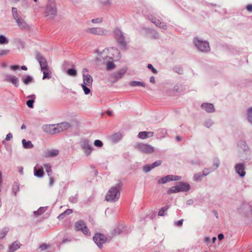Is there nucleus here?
<instances>
[{
  "instance_id": "ea45409f",
  "label": "nucleus",
  "mask_w": 252,
  "mask_h": 252,
  "mask_svg": "<svg viewBox=\"0 0 252 252\" xmlns=\"http://www.w3.org/2000/svg\"><path fill=\"white\" fill-rule=\"evenodd\" d=\"M32 78L30 76H27L24 79V82L25 84H27L29 83L32 82Z\"/></svg>"
},
{
  "instance_id": "0e129e2a",
  "label": "nucleus",
  "mask_w": 252,
  "mask_h": 252,
  "mask_svg": "<svg viewBox=\"0 0 252 252\" xmlns=\"http://www.w3.org/2000/svg\"><path fill=\"white\" fill-rule=\"evenodd\" d=\"M205 240L206 242H208L209 241V238H205Z\"/></svg>"
},
{
  "instance_id": "3c124183",
  "label": "nucleus",
  "mask_w": 252,
  "mask_h": 252,
  "mask_svg": "<svg viewBox=\"0 0 252 252\" xmlns=\"http://www.w3.org/2000/svg\"><path fill=\"white\" fill-rule=\"evenodd\" d=\"M92 21L94 23H96L101 22V20L100 19H93Z\"/></svg>"
},
{
  "instance_id": "c85d7f7f",
  "label": "nucleus",
  "mask_w": 252,
  "mask_h": 252,
  "mask_svg": "<svg viewBox=\"0 0 252 252\" xmlns=\"http://www.w3.org/2000/svg\"><path fill=\"white\" fill-rule=\"evenodd\" d=\"M15 20H16V22L19 26H20V27L24 26L25 23L24 20L21 17H20L19 16V17H18V18H16V19H15Z\"/></svg>"
},
{
  "instance_id": "aec40b11",
  "label": "nucleus",
  "mask_w": 252,
  "mask_h": 252,
  "mask_svg": "<svg viewBox=\"0 0 252 252\" xmlns=\"http://www.w3.org/2000/svg\"><path fill=\"white\" fill-rule=\"evenodd\" d=\"M43 73L44 74L43 79H46V78H50L51 77V72L49 70V68L42 70Z\"/></svg>"
},
{
  "instance_id": "7c9ffc66",
  "label": "nucleus",
  "mask_w": 252,
  "mask_h": 252,
  "mask_svg": "<svg viewBox=\"0 0 252 252\" xmlns=\"http://www.w3.org/2000/svg\"><path fill=\"white\" fill-rule=\"evenodd\" d=\"M167 182H167L166 176L161 178L158 181V183L159 184H165Z\"/></svg>"
},
{
  "instance_id": "a19ab883",
  "label": "nucleus",
  "mask_w": 252,
  "mask_h": 252,
  "mask_svg": "<svg viewBox=\"0 0 252 252\" xmlns=\"http://www.w3.org/2000/svg\"><path fill=\"white\" fill-rule=\"evenodd\" d=\"M147 67L149 69L151 70L153 73L156 74L157 73V71L155 68L153 67L151 64H148Z\"/></svg>"
},
{
  "instance_id": "f257e3e1",
  "label": "nucleus",
  "mask_w": 252,
  "mask_h": 252,
  "mask_svg": "<svg viewBox=\"0 0 252 252\" xmlns=\"http://www.w3.org/2000/svg\"><path fill=\"white\" fill-rule=\"evenodd\" d=\"M120 196V189L116 187L110 188L107 193L105 199L107 201L115 202L117 201Z\"/></svg>"
},
{
  "instance_id": "20e7f679",
  "label": "nucleus",
  "mask_w": 252,
  "mask_h": 252,
  "mask_svg": "<svg viewBox=\"0 0 252 252\" xmlns=\"http://www.w3.org/2000/svg\"><path fill=\"white\" fill-rule=\"evenodd\" d=\"M74 227L76 231H81L82 233L87 235H90L91 232L83 220H80L75 223Z\"/></svg>"
},
{
  "instance_id": "2eb2a0df",
  "label": "nucleus",
  "mask_w": 252,
  "mask_h": 252,
  "mask_svg": "<svg viewBox=\"0 0 252 252\" xmlns=\"http://www.w3.org/2000/svg\"><path fill=\"white\" fill-rule=\"evenodd\" d=\"M20 247V244L18 242H14L12 245H11L9 247V252H13L15 251L16 250L19 249Z\"/></svg>"
},
{
  "instance_id": "f8f14e48",
  "label": "nucleus",
  "mask_w": 252,
  "mask_h": 252,
  "mask_svg": "<svg viewBox=\"0 0 252 252\" xmlns=\"http://www.w3.org/2000/svg\"><path fill=\"white\" fill-rule=\"evenodd\" d=\"M93 79L89 74H84L83 75V84L90 87L92 85Z\"/></svg>"
},
{
  "instance_id": "6ab92c4d",
  "label": "nucleus",
  "mask_w": 252,
  "mask_h": 252,
  "mask_svg": "<svg viewBox=\"0 0 252 252\" xmlns=\"http://www.w3.org/2000/svg\"><path fill=\"white\" fill-rule=\"evenodd\" d=\"M157 26L162 28L165 29L166 26L164 24L158 19H155L154 21H152Z\"/></svg>"
},
{
  "instance_id": "c03bdc74",
  "label": "nucleus",
  "mask_w": 252,
  "mask_h": 252,
  "mask_svg": "<svg viewBox=\"0 0 252 252\" xmlns=\"http://www.w3.org/2000/svg\"><path fill=\"white\" fill-rule=\"evenodd\" d=\"M122 137V136L120 134H115L114 135V139L115 140H119L121 139Z\"/></svg>"
},
{
  "instance_id": "0eeeda50",
  "label": "nucleus",
  "mask_w": 252,
  "mask_h": 252,
  "mask_svg": "<svg viewBox=\"0 0 252 252\" xmlns=\"http://www.w3.org/2000/svg\"><path fill=\"white\" fill-rule=\"evenodd\" d=\"M154 135L153 131H141L138 134V137L140 139H145L152 137Z\"/></svg>"
},
{
  "instance_id": "f704fd0d",
  "label": "nucleus",
  "mask_w": 252,
  "mask_h": 252,
  "mask_svg": "<svg viewBox=\"0 0 252 252\" xmlns=\"http://www.w3.org/2000/svg\"><path fill=\"white\" fill-rule=\"evenodd\" d=\"M87 85L82 84V87L86 94H88L90 92V90L87 87Z\"/></svg>"
},
{
  "instance_id": "b1692460",
  "label": "nucleus",
  "mask_w": 252,
  "mask_h": 252,
  "mask_svg": "<svg viewBox=\"0 0 252 252\" xmlns=\"http://www.w3.org/2000/svg\"><path fill=\"white\" fill-rule=\"evenodd\" d=\"M53 7L52 8H48L47 9V12L48 13V15H50V14H52V15H55L56 13V6L54 4H53Z\"/></svg>"
},
{
  "instance_id": "79ce46f5",
  "label": "nucleus",
  "mask_w": 252,
  "mask_h": 252,
  "mask_svg": "<svg viewBox=\"0 0 252 252\" xmlns=\"http://www.w3.org/2000/svg\"><path fill=\"white\" fill-rule=\"evenodd\" d=\"M7 231L6 230H2L0 232V239H3L5 237L7 234Z\"/></svg>"
},
{
  "instance_id": "39448f33",
  "label": "nucleus",
  "mask_w": 252,
  "mask_h": 252,
  "mask_svg": "<svg viewBox=\"0 0 252 252\" xmlns=\"http://www.w3.org/2000/svg\"><path fill=\"white\" fill-rule=\"evenodd\" d=\"M196 47L202 52H207L209 50L210 47L207 42L196 39L194 40Z\"/></svg>"
},
{
  "instance_id": "2f4dec72",
  "label": "nucleus",
  "mask_w": 252,
  "mask_h": 252,
  "mask_svg": "<svg viewBox=\"0 0 252 252\" xmlns=\"http://www.w3.org/2000/svg\"><path fill=\"white\" fill-rule=\"evenodd\" d=\"M153 168L152 164L146 165L143 167V170L145 172H149Z\"/></svg>"
},
{
  "instance_id": "338daca9",
  "label": "nucleus",
  "mask_w": 252,
  "mask_h": 252,
  "mask_svg": "<svg viewBox=\"0 0 252 252\" xmlns=\"http://www.w3.org/2000/svg\"><path fill=\"white\" fill-rule=\"evenodd\" d=\"M92 151V149L91 148H89V153H90Z\"/></svg>"
},
{
  "instance_id": "a18cd8bd",
  "label": "nucleus",
  "mask_w": 252,
  "mask_h": 252,
  "mask_svg": "<svg viewBox=\"0 0 252 252\" xmlns=\"http://www.w3.org/2000/svg\"><path fill=\"white\" fill-rule=\"evenodd\" d=\"M69 200L72 203H75L77 202V198L75 196H72L69 198Z\"/></svg>"
},
{
  "instance_id": "393cba45",
  "label": "nucleus",
  "mask_w": 252,
  "mask_h": 252,
  "mask_svg": "<svg viewBox=\"0 0 252 252\" xmlns=\"http://www.w3.org/2000/svg\"><path fill=\"white\" fill-rule=\"evenodd\" d=\"M247 118L249 121L252 124V107H250L248 109Z\"/></svg>"
},
{
  "instance_id": "13d9d810",
  "label": "nucleus",
  "mask_w": 252,
  "mask_h": 252,
  "mask_svg": "<svg viewBox=\"0 0 252 252\" xmlns=\"http://www.w3.org/2000/svg\"><path fill=\"white\" fill-rule=\"evenodd\" d=\"M21 69L24 70H27V67L25 66V65H23L21 66Z\"/></svg>"
},
{
  "instance_id": "e2e57ef3",
  "label": "nucleus",
  "mask_w": 252,
  "mask_h": 252,
  "mask_svg": "<svg viewBox=\"0 0 252 252\" xmlns=\"http://www.w3.org/2000/svg\"><path fill=\"white\" fill-rule=\"evenodd\" d=\"M151 81L154 82V78L152 77L151 78Z\"/></svg>"
},
{
  "instance_id": "f3484780",
  "label": "nucleus",
  "mask_w": 252,
  "mask_h": 252,
  "mask_svg": "<svg viewBox=\"0 0 252 252\" xmlns=\"http://www.w3.org/2000/svg\"><path fill=\"white\" fill-rule=\"evenodd\" d=\"M166 177L168 182L172 181H178L181 179L180 176L173 175H167L166 176Z\"/></svg>"
},
{
  "instance_id": "680f3d73",
  "label": "nucleus",
  "mask_w": 252,
  "mask_h": 252,
  "mask_svg": "<svg viewBox=\"0 0 252 252\" xmlns=\"http://www.w3.org/2000/svg\"><path fill=\"white\" fill-rule=\"evenodd\" d=\"M212 240H213V243H214L216 240V237H213Z\"/></svg>"
},
{
  "instance_id": "5fc2aeb1",
  "label": "nucleus",
  "mask_w": 252,
  "mask_h": 252,
  "mask_svg": "<svg viewBox=\"0 0 252 252\" xmlns=\"http://www.w3.org/2000/svg\"><path fill=\"white\" fill-rule=\"evenodd\" d=\"M224 238V236L222 234H219L218 235V239H219V240H221L223 239Z\"/></svg>"
},
{
  "instance_id": "473e14b6",
  "label": "nucleus",
  "mask_w": 252,
  "mask_h": 252,
  "mask_svg": "<svg viewBox=\"0 0 252 252\" xmlns=\"http://www.w3.org/2000/svg\"><path fill=\"white\" fill-rule=\"evenodd\" d=\"M7 42H8V41L5 36H4L3 35H0V44H5V43H7Z\"/></svg>"
},
{
  "instance_id": "6e6d98bb",
  "label": "nucleus",
  "mask_w": 252,
  "mask_h": 252,
  "mask_svg": "<svg viewBox=\"0 0 252 252\" xmlns=\"http://www.w3.org/2000/svg\"><path fill=\"white\" fill-rule=\"evenodd\" d=\"M106 114L109 116H112V113L111 111L108 110L107 111H106Z\"/></svg>"
},
{
  "instance_id": "1a4fd4ad",
  "label": "nucleus",
  "mask_w": 252,
  "mask_h": 252,
  "mask_svg": "<svg viewBox=\"0 0 252 252\" xmlns=\"http://www.w3.org/2000/svg\"><path fill=\"white\" fill-rule=\"evenodd\" d=\"M236 172L241 176L244 177L245 175L246 172L244 171L245 167L243 163H238L235 167Z\"/></svg>"
},
{
  "instance_id": "72a5a7b5",
  "label": "nucleus",
  "mask_w": 252,
  "mask_h": 252,
  "mask_svg": "<svg viewBox=\"0 0 252 252\" xmlns=\"http://www.w3.org/2000/svg\"><path fill=\"white\" fill-rule=\"evenodd\" d=\"M45 170L47 173L49 175V173L52 172L51 166L48 164H45L44 165Z\"/></svg>"
},
{
  "instance_id": "052dcab7",
  "label": "nucleus",
  "mask_w": 252,
  "mask_h": 252,
  "mask_svg": "<svg viewBox=\"0 0 252 252\" xmlns=\"http://www.w3.org/2000/svg\"><path fill=\"white\" fill-rule=\"evenodd\" d=\"M2 181V174L1 172L0 171V184L1 183Z\"/></svg>"
},
{
  "instance_id": "4d7b16f0",
  "label": "nucleus",
  "mask_w": 252,
  "mask_h": 252,
  "mask_svg": "<svg viewBox=\"0 0 252 252\" xmlns=\"http://www.w3.org/2000/svg\"><path fill=\"white\" fill-rule=\"evenodd\" d=\"M176 139L178 141H180L182 140V138L179 136H177Z\"/></svg>"
},
{
  "instance_id": "603ef678",
  "label": "nucleus",
  "mask_w": 252,
  "mask_h": 252,
  "mask_svg": "<svg viewBox=\"0 0 252 252\" xmlns=\"http://www.w3.org/2000/svg\"><path fill=\"white\" fill-rule=\"evenodd\" d=\"M19 66L18 65H12L11 66V69L13 70H17V69H19Z\"/></svg>"
},
{
  "instance_id": "dca6fc26",
  "label": "nucleus",
  "mask_w": 252,
  "mask_h": 252,
  "mask_svg": "<svg viewBox=\"0 0 252 252\" xmlns=\"http://www.w3.org/2000/svg\"><path fill=\"white\" fill-rule=\"evenodd\" d=\"M23 147L26 149H31L33 147L31 141H27L25 139L22 140Z\"/></svg>"
},
{
  "instance_id": "bf43d9fd",
  "label": "nucleus",
  "mask_w": 252,
  "mask_h": 252,
  "mask_svg": "<svg viewBox=\"0 0 252 252\" xmlns=\"http://www.w3.org/2000/svg\"><path fill=\"white\" fill-rule=\"evenodd\" d=\"M22 129H26V126L25 124H23L21 126Z\"/></svg>"
},
{
  "instance_id": "f03ea898",
  "label": "nucleus",
  "mask_w": 252,
  "mask_h": 252,
  "mask_svg": "<svg viewBox=\"0 0 252 252\" xmlns=\"http://www.w3.org/2000/svg\"><path fill=\"white\" fill-rule=\"evenodd\" d=\"M69 127V125L66 123H62L57 125H50L46 127V130L50 134L59 133L62 131L66 129Z\"/></svg>"
},
{
  "instance_id": "c9c22d12",
  "label": "nucleus",
  "mask_w": 252,
  "mask_h": 252,
  "mask_svg": "<svg viewBox=\"0 0 252 252\" xmlns=\"http://www.w3.org/2000/svg\"><path fill=\"white\" fill-rule=\"evenodd\" d=\"M161 163H162V161L160 160L156 161L153 164H152L153 168H154L156 167H158V166L160 165Z\"/></svg>"
},
{
  "instance_id": "8fccbe9b",
  "label": "nucleus",
  "mask_w": 252,
  "mask_h": 252,
  "mask_svg": "<svg viewBox=\"0 0 252 252\" xmlns=\"http://www.w3.org/2000/svg\"><path fill=\"white\" fill-rule=\"evenodd\" d=\"M183 220H181L177 221L176 222V225L179 226H181L183 224Z\"/></svg>"
},
{
  "instance_id": "9b49d317",
  "label": "nucleus",
  "mask_w": 252,
  "mask_h": 252,
  "mask_svg": "<svg viewBox=\"0 0 252 252\" xmlns=\"http://www.w3.org/2000/svg\"><path fill=\"white\" fill-rule=\"evenodd\" d=\"M41 68V70L48 69V66L46 60L42 57H39L37 59Z\"/></svg>"
},
{
  "instance_id": "58836bf2",
  "label": "nucleus",
  "mask_w": 252,
  "mask_h": 252,
  "mask_svg": "<svg viewBox=\"0 0 252 252\" xmlns=\"http://www.w3.org/2000/svg\"><path fill=\"white\" fill-rule=\"evenodd\" d=\"M12 10L14 18L15 19H16V18H18V17H19V15L17 11V9L16 8L13 7Z\"/></svg>"
},
{
  "instance_id": "a878e982",
  "label": "nucleus",
  "mask_w": 252,
  "mask_h": 252,
  "mask_svg": "<svg viewBox=\"0 0 252 252\" xmlns=\"http://www.w3.org/2000/svg\"><path fill=\"white\" fill-rule=\"evenodd\" d=\"M206 174L204 173H197L195 174L194 176V180L196 181H200L203 177L205 176Z\"/></svg>"
},
{
  "instance_id": "69168bd1",
  "label": "nucleus",
  "mask_w": 252,
  "mask_h": 252,
  "mask_svg": "<svg viewBox=\"0 0 252 252\" xmlns=\"http://www.w3.org/2000/svg\"><path fill=\"white\" fill-rule=\"evenodd\" d=\"M88 70L87 69H85L84 70V72H88Z\"/></svg>"
},
{
  "instance_id": "774afa93",
  "label": "nucleus",
  "mask_w": 252,
  "mask_h": 252,
  "mask_svg": "<svg viewBox=\"0 0 252 252\" xmlns=\"http://www.w3.org/2000/svg\"><path fill=\"white\" fill-rule=\"evenodd\" d=\"M34 0V1H35V2L37 1V0Z\"/></svg>"
},
{
  "instance_id": "4be33fe9",
  "label": "nucleus",
  "mask_w": 252,
  "mask_h": 252,
  "mask_svg": "<svg viewBox=\"0 0 252 252\" xmlns=\"http://www.w3.org/2000/svg\"><path fill=\"white\" fill-rule=\"evenodd\" d=\"M130 85L132 87L136 86H141L145 87V85L143 83L139 81H132L130 83Z\"/></svg>"
},
{
  "instance_id": "5701e85b",
  "label": "nucleus",
  "mask_w": 252,
  "mask_h": 252,
  "mask_svg": "<svg viewBox=\"0 0 252 252\" xmlns=\"http://www.w3.org/2000/svg\"><path fill=\"white\" fill-rule=\"evenodd\" d=\"M7 81L11 82L12 84H14L15 85H16L18 83V78L14 76H10L9 78H7Z\"/></svg>"
},
{
  "instance_id": "423d86ee",
  "label": "nucleus",
  "mask_w": 252,
  "mask_h": 252,
  "mask_svg": "<svg viewBox=\"0 0 252 252\" xmlns=\"http://www.w3.org/2000/svg\"><path fill=\"white\" fill-rule=\"evenodd\" d=\"M94 242L100 247L106 242V237L101 233H96L93 237Z\"/></svg>"
},
{
  "instance_id": "e433bc0d",
  "label": "nucleus",
  "mask_w": 252,
  "mask_h": 252,
  "mask_svg": "<svg viewBox=\"0 0 252 252\" xmlns=\"http://www.w3.org/2000/svg\"><path fill=\"white\" fill-rule=\"evenodd\" d=\"M94 145L98 147H101L103 145L102 142L99 140H96L94 142Z\"/></svg>"
},
{
  "instance_id": "9d476101",
  "label": "nucleus",
  "mask_w": 252,
  "mask_h": 252,
  "mask_svg": "<svg viewBox=\"0 0 252 252\" xmlns=\"http://www.w3.org/2000/svg\"><path fill=\"white\" fill-rule=\"evenodd\" d=\"M179 192L187 191L190 189V186L187 183L181 182L177 185Z\"/></svg>"
},
{
  "instance_id": "4c0bfd02",
  "label": "nucleus",
  "mask_w": 252,
  "mask_h": 252,
  "mask_svg": "<svg viewBox=\"0 0 252 252\" xmlns=\"http://www.w3.org/2000/svg\"><path fill=\"white\" fill-rule=\"evenodd\" d=\"M34 102L33 99H30L27 101V105L30 108H33V104Z\"/></svg>"
},
{
  "instance_id": "49530a36",
  "label": "nucleus",
  "mask_w": 252,
  "mask_h": 252,
  "mask_svg": "<svg viewBox=\"0 0 252 252\" xmlns=\"http://www.w3.org/2000/svg\"><path fill=\"white\" fill-rule=\"evenodd\" d=\"M12 138V135L11 133H8L7 134L5 140L6 141L10 140Z\"/></svg>"
},
{
  "instance_id": "de8ad7c7",
  "label": "nucleus",
  "mask_w": 252,
  "mask_h": 252,
  "mask_svg": "<svg viewBox=\"0 0 252 252\" xmlns=\"http://www.w3.org/2000/svg\"><path fill=\"white\" fill-rule=\"evenodd\" d=\"M66 216H65V215L63 213H62L61 214H60L58 217V218L59 220H62L64 218V217H65Z\"/></svg>"
},
{
  "instance_id": "cd10ccee",
  "label": "nucleus",
  "mask_w": 252,
  "mask_h": 252,
  "mask_svg": "<svg viewBox=\"0 0 252 252\" xmlns=\"http://www.w3.org/2000/svg\"><path fill=\"white\" fill-rule=\"evenodd\" d=\"M67 73L70 76H75L77 74V72L75 69L70 68L67 70Z\"/></svg>"
},
{
  "instance_id": "4468645a",
  "label": "nucleus",
  "mask_w": 252,
  "mask_h": 252,
  "mask_svg": "<svg viewBox=\"0 0 252 252\" xmlns=\"http://www.w3.org/2000/svg\"><path fill=\"white\" fill-rule=\"evenodd\" d=\"M59 151L57 150H51L48 151L45 153V158H51L57 156L59 154Z\"/></svg>"
},
{
  "instance_id": "864d4df0",
  "label": "nucleus",
  "mask_w": 252,
  "mask_h": 252,
  "mask_svg": "<svg viewBox=\"0 0 252 252\" xmlns=\"http://www.w3.org/2000/svg\"><path fill=\"white\" fill-rule=\"evenodd\" d=\"M50 185L52 186L54 183V179L53 177H50Z\"/></svg>"
},
{
  "instance_id": "37998d69",
  "label": "nucleus",
  "mask_w": 252,
  "mask_h": 252,
  "mask_svg": "<svg viewBox=\"0 0 252 252\" xmlns=\"http://www.w3.org/2000/svg\"><path fill=\"white\" fill-rule=\"evenodd\" d=\"M73 212V210L72 209H66L64 212V214L65 215V216H66L67 215H69V214H72Z\"/></svg>"
},
{
  "instance_id": "c756f323",
  "label": "nucleus",
  "mask_w": 252,
  "mask_h": 252,
  "mask_svg": "<svg viewBox=\"0 0 252 252\" xmlns=\"http://www.w3.org/2000/svg\"><path fill=\"white\" fill-rule=\"evenodd\" d=\"M49 247V245L46 243H44L41 244L39 246V249L41 251H42L47 250Z\"/></svg>"
},
{
  "instance_id": "412c9836",
  "label": "nucleus",
  "mask_w": 252,
  "mask_h": 252,
  "mask_svg": "<svg viewBox=\"0 0 252 252\" xmlns=\"http://www.w3.org/2000/svg\"><path fill=\"white\" fill-rule=\"evenodd\" d=\"M169 207L168 206H165L161 208L158 213V216H163L165 215V212L168 209Z\"/></svg>"
},
{
  "instance_id": "7ed1b4c3",
  "label": "nucleus",
  "mask_w": 252,
  "mask_h": 252,
  "mask_svg": "<svg viewBox=\"0 0 252 252\" xmlns=\"http://www.w3.org/2000/svg\"><path fill=\"white\" fill-rule=\"evenodd\" d=\"M135 147L140 152L146 154H153L155 151L154 147L147 143H138L135 145Z\"/></svg>"
},
{
  "instance_id": "a211bd4d",
  "label": "nucleus",
  "mask_w": 252,
  "mask_h": 252,
  "mask_svg": "<svg viewBox=\"0 0 252 252\" xmlns=\"http://www.w3.org/2000/svg\"><path fill=\"white\" fill-rule=\"evenodd\" d=\"M179 192L177 185L175 186L172 187L167 190V193L168 194H171L173 193H176Z\"/></svg>"
},
{
  "instance_id": "6e6552de",
  "label": "nucleus",
  "mask_w": 252,
  "mask_h": 252,
  "mask_svg": "<svg viewBox=\"0 0 252 252\" xmlns=\"http://www.w3.org/2000/svg\"><path fill=\"white\" fill-rule=\"evenodd\" d=\"M44 174L43 168L42 166L37 164L34 167V175L38 177H42Z\"/></svg>"
},
{
  "instance_id": "ddd939ff",
  "label": "nucleus",
  "mask_w": 252,
  "mask_h": 252,
  "mask_svg": "<svg viewBox=\"0 0 252 252\" xmlns=\"http://www.w3.org/2000/svg\"><path fill=\"white\" fill-rule=\"evenodd\" d=\"M201 107L208 112H213L215 110L213 105L211 103H203Z\"/></svg>"
},
{
  "instance_id": "bb28decb",
  "label": "nucleus",
  "mask_w": 252,
  "mask_h": 252,
  "mask_svg": "<svg viewBox=\"0 0 252 252\" xmlns=\"http://www.w3.org/2000/svg\"><path fill=\"white\" fill-rule=\"evenodd\" d=\"M115 67V65L112 62H107L106 63V68L107 70H110L114 69Z\"/></svg>"
},
{
  "instance_id": "09e8293b",
  "label": "nucleus",
  "mask_w": 252,
  "mask_h": 252,
  "mask_svg": "<svg viewBox=\"0 0 252 252\" xmlns=\"http://www.w3.org/2000/svg\"><path fill=\"white\" fill-rule=\"evenodd\" d=\"M246 8L249 12L252 11V4H248L247 5Z\"/></svg>"
}]
</instances>
